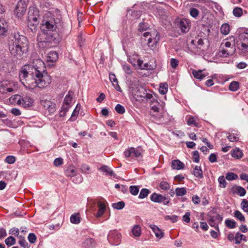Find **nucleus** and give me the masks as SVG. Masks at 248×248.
I'll list each match as a JSON object with an SVG mask.
<instances>
[{"instance_id": "1", "label": "nucleus", "mask_w": 248, "mask_h": 248, "mask_svg": "<svg viewBox=\"0 0 248 248\" xmlns=\"http://www.w3.org/2000/svg\"><path fill=\"white\" fill-rule=\"evenodd\" d=\"M20 81L27 88L33 89L36 87L45 88L51 82V78L45 72V63L40 59L34 60L32 64L23 66L19 74Z\"/></svg>"}, {"instance_id": "2", "label": "nucleus", "mask_w": 248, "mask_h": 248, "mask_svg": "<svg viewBox=\"0 0 248 248\" xmlns=\"http://www.w3.org/2000/svg\"><path fill=\"white\" fill-rule=\"evenodd\" d=\"M60 26L61 21L59 19H55L51 14L46 13L43 16L41 26L42 33L40 34V37L44 38V40H42L41 38L38 37V41L44 43H56L55 36L57 35L56 29Z\"/></svg>"}, {"instance_id": "3", "label": "nucleus", "mask_w": 248, "mask_h": 248, "mask_svg": "<svg viewBox=\"0 0 248 248\" xmlns=\"http://www.w3.org/2000/svg\"><path fill=\"white\" fill-rule=\"evenodd\" d=\"M28 40L24 36L18 34L11 36L8 41L9 49L11 54L17 58H20L28 51Z\"/></svg>"}, {"instance_id": "4", "label": "nucleus", "mask_w": 248, "mask_h": 248, "mask_svg": "<svg viewBox=\"0 0 248 248\" xmlns=\"http://www.w3.org/2000/svg\"><path fill=\"white\" fill-rule=\"evenodd\" d=\"M131 88H132L133 96L137 100H144L145 99L146 101H149L150 102L155 101V98L153 97L152 94L147 92L146 88L144 87L138 85L134 87L132 86Z\"/></svg>"}, {"instance_id": "5", "label": "nucleus", "mask_w": 248, "mask_h": 248, "mask_svg": "<svg viewBox=\"0 0 248 248\" xmlns=\"http://www.w3.org/2000/svg\"><path fill=\"white\" fill-rule=\"evenodd\" d=\"M9 102L14 105H17L21 107L29 108L32 106L34 103L33 98L29 96L15 94L9 98Z\"/></svg>"}, {"instance_id": "6", "label": "nucleus", "mask_w": 248, "mask_h": 248, "mask_svg": "<svg viewBox=\"0 0 248 248\" xmlns=\"http://www.w3.org/2000/svg\"><path fill=\"white\" fill-rule=\"evenodd\" d=\"M39 10L35 7H30L28 14V25L32 31H34L40 22Z\"/></svg>"}, {"instance_id": "7", "label": "nucleus", "mask_w": 248, "mask_h": 248, "mask_svg": "<svg viewBox=\"0 0 248 248\" xmlns=\"http://www.w3.org/2000/svg\"><path fill=\"white\" fill-rule=\"evenodd\" d=\"M145 42L147 41L148 46L152 49L154 48L159 40V33L155 30L151 32H145L143 34Z\"/></svg>"}, {"instance_id": "8", "label": "nucleus", "mask_w": 248, "mask_h": 248, "mask_svg": "<svg viewBox=\"0 0 248 248\" xmlns=\"http://www.w3.org/2000/svg\"><path fill=\"white\" fill-rule=\"evenodd\" d=\"M18 88V83L12 80H3L0 85V93L3 94L11 93Z\"/></svg>"}, {"instance_id": "9", "label": "nucleus", "mask_w": 248, "mask_h": 248, "mask_svg": "<svg viewBox=\"0 0 248 248\" xmlns=\"http://www.w3.org/2000/svg\"><path fill=\"white\" fill-rule=\"evenodd\" d=\"M238 48L243 53H248V30L240 35V43L237 45Z\"/></svg>"}, {"instance_id": "10", "label": "nucleus", "mask_w": 248, "mask_h": 248, "mask_svg": "<svg viewBox=\"0 0 248 248\" xmlns=\"http://www.w3.org/2000/svg\"><path fill=\"white\" fill-rule=\"evenodd\" d=\"M74 96V92L69 91L64 97L62 108H70L73 107L76 101Z\"/></svg>"}, {"instance_id": "11", "label": "nucleus", "mask_w": 248, "mask_h": 248, "mask_svg": "<svg viewBox=\"0 0 248 248\" xmlns=\"http://www.w3.org/2000/svg\"><path fill=\"white\" fill-rule=\"evenodd\" d=\"M121 234L115 230L110 231L108 236L109 243L113 245H118L121 242Z\"/></svg>"}, {"instance_id": "12", "label": "nucleus", "mask_w": 248, "mask_h": 248, "mask_svg": "<svg viewBox=\"0 0 248 248\" xmlns=\"http://www.w3.org/2000/svg\"><path fill=\"white\" fill-rule=\"evenodd\" d=\"M27 9V5L24 1L20 0L16 4L14 10L15 15L18 18H21L25 14Z\"/></svg>"}, {"instance_id": "13", "label": "nucleus", "mask_w": 248, "mask_h": 248, "mask_svg": "<svg viewBox=\"0 0 248 248\" xmlns=\"http://www.w3.org/2000/svg\"><path fill=\"white\" fill-rule=\"evenodd\" d=\"M151 200L155 202H163L164 204L167 205L170 201V199L161 194L153 193L150 197Z\"/></svg>"}, {"instance_id": "14", "label": "nucleus", "mask_w": 248, "mask_h": 248, "mask_svg": "<svg viewBox=\"0 0 248 248\" xmlns=\"http://www.w3.org/2000/svg\"><path fill=\"white\" fill-rule=\"evenodd\" d=\"M124 155L126 157L130 156L133 157H139L141 155V152L140 150L135 149L133 147L129 148L128 150L124 152Z\"/></svg>"}, {"instance_id": "15", "label": "nucleus", "mask_w": 248, "mask_h": 248, "mask_svg": "<svg viewBox=\"0 0 248 248\" xmlns=\"http://www.w3.org/2000/svg\"><path fill=\"white\" fill-rule=\"evenodd\" d=\"M190 23L186 19H182L178 24V26L181 31L183 33L187 32L190 29Z\"/></svg>"}, {"instance_id": "16", "label": "nucleus", "mask_w": 248, "mask_h": 248, "mask_svg": "<svg viewBox=\"0 0 248 248\" xmlns=\"http://www.w3.org/2000/svg\"><path fill=\"white\" fill-rule=\"evenodd\" d=\"M231 190L233 194H237L240 197L245 196L246 193V190L245 189L240 186H234L232 188Z\"/></svg>"}, {"instance_id": "17", "label": "nucleus", "mask_w": 248, "mask_h": 248, "mask_svg": "<svg viewBox=\"0 0 248 248\" xmlns=\"http://www.w3.org/2000/svg\"><path fill=\"white\" fill-rule=\"evenodd\" d=\"M95 247L96 242L93 238H87L82 243L83 248H95Z\"/></svg>"}, {"instance_id": "18", "label": "nucleus", "mask_w": 248, "mask_h": 248, "mask_svg": "<svg viewBox=\"0 0 248 248\" xmlns=\"http://www.w3.org/2000/svg\"><path fill=\"white\" fill-rule=\"evenodd\" d=\"M230 41L228 39L225 40L221 44V46L224 45V46L228 49H232L234 50V52L235 51V46L234 44V38L233 37H230L229 39Z\"/></svg>"}, {"instance_id": "19", "label": "nucleus", "mask_w": 248, "mask_h": 248, "mask_svg": "<svg viewBox=\"0 0 248 248\" xmlns=\"http://www.w3.org/2000/svg\"><path fill=\"white\" fill-rule=\"evenodd\" d=\"M150 228L152 230L157 238L161 239L163 237L164 233L157 226L155 225H150Z\"/></svg>"}, {"instance_id": "20", "label": "nucleus", "mask_w": 248, "mask_h": 248, "mask_svg": "<svg viewBox=\"0 0 248 248\" xmlns=\"http://www.w3.org/2000/svg\"><path fill=\"white\" fill-rule=\"evenodd\" d=\"M8 23L4 18H0V36L4 35L7 31Z\"/></svg>"}, {"instance_id": "21", "label": "nucleus", "mask_w": 248, "mask_h": 248, "mask_svg": "<svg viewBox=\"0 0 248 248\" xmlns=\"http://www.w3.org/2000/svg\"><path fill=\"white\" fill-rule=\"evenodd\" d=\"M192 74L194 78L200 80L203 79L208 75V73L204 72L202 70H193Z\"/></svg>"}, {"instance_id": "22", "label": "nucleus", "mask_w": 248, "mask_h": 248, "mask_svg": "<svg viewBox=\"0 0 248 248\" xmlns=\"http://www.w3.org/2000/svg\"><path fill=\"white\" fill-rule=\"evenodd\" d=\"M41 104L44 108H56L55 104L47 99L42 100Z\"/></svg>"}, {"instance_id": "23", "label": "nucleus", "mask_w": 248, "mask_h": 248, "mask_svg": "<svg viewBox=\"0 0 248 248\" xmlns=\"http://www.w3.org/2000/svg\"><path fill=\"white\" fill-rule=\"evenodd\" d=\"M109 78L115 89L118 91H121V88L118 84V81L115 74H109Z\"/></svg>"}, {"instance_id": "24", "label": "nucleus", "mask_w": 248, "mask_h": 248, "mask_svg": "<svg viewBox=\"0 0 248 248\" xmlns=\"http://www.w3.org/2000/svg\"><path fill=\"white\" fill-rule=\"evenodd\" d=\"M64 173L67 177H73L77 175V170L74 167L69 166L65 169Z\"/></svg>"}, {"instance_id": "25", "label": "nucleus", "mask_w": 248, "mask_h": 248, "mask_svg": "<svg viewBox=\"0 0 248 248\" xmlns=\"http://www.w3.org/2000/svg\"><path fill=\"white\" fill-rule=\"evenodd\" d=\"M97 205L99 208L97 213H96V217H97L102 216L106 209V205L103 202H98Z\"/></svg>"}, {"instance_id": "26", "label": "nucleus", "mask_w": 248, "mask_h": 248, "mask_svg": "<svg viewBox=\"0 0 248 248\" xmlns=\"http://www.w3.org/2000/svg\"><path fill=\"white\" fill-rule=\"evenodd\" d=\"M171 167L175 170H181L184 167V164L179 160H174L171 162Z\"/></svg>"}, {"instance_id": "27", "label": "nucleus", "mask_w": 248, "mask_h": 248, "mask_svg": "<svg viewBox=\"0 0 248 248\" xmlns=\"http://www.w3.org/2000/svg\"><path fill=\"white\" fill-rule=\"evenodd\" d=\"M58 59V55L55 51H51L47 54L46 60L48 62H55Z\"/></svg>"}, {"instance_id": "28", "label": "nucleus", "mask_w": 248, "mask_h": 248, "mask_svg": "<svg viewBox=\"0 0 248 248\" xmlns=\"http://www.w3.org/2000/svg\"><path fill=\"white\" fill-rule=\"evenodd\" d=\"M231 155L233 157L240 159L243 156V154L239 148H235L232 151Z\"/></svg>"}, {"instance_id": "29", "label": "nucleus", "mask_w": 248, "mask_h": 248, "mask_svg": "<svg viewBox=\"0 0 248 248\" xmlns=\"http://www.w3.org/2000/svg\"><path fill=\"white\" fill-rule=\"evenodd\" d=\"M131 233L134 237H139L141 235V228L139 225H135L131 230Z\"/></svg>"}, {"instance_id": "30", "label": "nucleus", "mask_w": 248, "mask_h": 248, "mask_svg": "<svg viewBox=\"0 0 248 248\" xmlns=\"http://www.w3.org/2000/svg\"><path fill=\"white\" fill-rule=\"evenodd\" d=\"M99 169L105 173V175H109L110 176H114L115 175L114 172L107 166H103Z\"/></svg>"}, {"instance_id": "31", "label": "nucleus", "mask_w": 248, "mask_h": 248, "mask_svg": "<svg viewBox=\"0 0 248 248\" xmlns=\"http://www.w3.org/2000/svg\"><path fill=\"white\" fill-rule=\"evenodd\" d=\"M193 174L195 177L199 178H202L203 177L202 171L199 166H196L194 168Z\"/></svg>"}, {"instance_id": "32", "label": "nucleus", "mask_w": 248, "mask_h": 248, "mask_svg": "<svg viewBox=\"0 0 248 248\" xmlns=\"http://www.w3.org/2000/svg\"><path fill=\"white\" fill-rule=\"evenodd\" d=\"M230 31V26L228 24H223L220 28V32L223 35H227Z\"/></svg>"}, {"instance_id": "33", "label": "nucleus", "mask_w": 248, "mask_h": 248, "mask_svg": "<svg viewBox=\"0 0 248 248\" xmlns=\"http://www.w3.org/2000/svg\"><path fill=\"white\" fill-rule=\"evenodd\" d=\"M70 221L72 223L78 224L80 222V217L78 213L74 214L70 217Z\"/></svg>"}, {"instance_id": "34", "label": "nucleus", "mask_w": 248, "mask_h": 248, "mask_svg": "<svg viewBox=\"0 0 248 248\" xmlns=\"http://www.w3.org/2000/svg\"><path fill=\"white\" fill-rule=\"evenodd\" d=\"M220 55L222 57H227L229 55H232L234 53V50L232 49H223L220 52Z\"/></svg>"}, {"instance_id": "35", "label": "nucleus", "mask_w": 248, "mask_h": 248, "mask_svg": "<svg viewBox=\"0 0 248 248\" xmlns=\"http://www.w3.org/2000/svg\"><path fill=\"white\" fill-rule=\"evenodd\" d=\"M168 89V85L166 83H161L159 88V92L162 94L167 93Z\"/></svg>"}, {"instance_id": "36", "label": "nucleus", "mask_w": 248, "mask_h": 248, "mask_svg": "<svg viewBox=\"0 0 248 248\" xmlns=\"http://www.w3.org/2000/svg\"><path fill=\"white\" fill-rule=\"evenodd\" d=\"M239 88V83L237 81L232 82L229 85V90L231 91H236Z\"/></svg>"}, {"instance_id": "37", "label": "nucleus", "mask_w": 248, "mask_h": 248, "mask_svg": "<svg viewBox=\"0 0 248 248\" xmlns=\"http://www.w3.org/2000/svg\"><path fill=\"white\" fill-rule=\"evenodd\" d=\"M19 238V240L18 242V244L24 248H29L30 246L29 245V244L25 239L24 237L20 236Z\"/></svg>"}, {"instance_id": "38", "label": "nucleus", "mask_w": 248, "mask_h": 248, "mask_svg": "<svg viewBox=\"0 0 248 248\" xmlns=\"http://www.w3.org/2000/svg\"><path fill=\"white\" fill-rule=\"evenodd\" d=\"M159 110L160 109H151L150 113L153 116L159 119L162 117V112H160ZM160 110L162 111L163 109H160Z\"/></svg>"}, {"instance_id": "39", "label": "nucleus", "mask_w": 248, "mask_h": 248, "mask_svg": "<svg viewBox=\"0 0 248 248\" xmlns=\"http://www.w3.org/2000/svg\"><path fill=\"white\" fill-rule=\"evenodd\" d=\"M225 223L226 226L230 229H233L236 227V222L234 220L227 219Z\"/></svg>"}, {"instance_id": "40", "label": "nucleus", "mask_w": 248, "mask_h": 248, "mask_svg": "<svg viewBox=\"0 0 248 248\" xmlns=\"http://www.w3.org/2000/svg\"><path fill=\"white\" fill-rule=\"evenodd\" d=\"M150 193V190L147 188H142L139 194V198L140 199H144L146 198Z\"/></svg>"}, {"instance_id": "41", "label": "nucleus", "mask_w": 248, "mask_h": 248, "mask_svg": "<svg viewBox=\"0 0 248 248\" xmlns=\"http://www.w3.org/2000/svg\"><path fill=\"white\" fill-rule=\"evenodd\" d=\"M124 202L123 201L119 202H118L113 203L112 206L114 209L117 210L122 209L124 207Z\"/></svg>"}, {"instance_id": "42", "label": "nucleus", "mask_w": 248, "mask_h": 248, "mask_svg": "<svg viewBox=\"0 0 248 248\" xmlns=\"http://www.w3.org/2000/svg\"><path fill=\"white\" fill-rule=\"evenodd\" d=\"M186 193V188L185 187L176 188L175 189V193L177 196H182Z\"/></svg>"}, {"instance_id": "43", "label": "nucleus", "mask_w": 248, "mask_h": 248, "mask_svg": "<svg viewBox=\"0 0 248 248\" xmlns=\"http://www.w3.org/2000/svg\"><path fill=\"white\" fill-rule=\"evenodd\" d=\"M5 243L7 246H11L16 243V239L13 236H10L5 240Z\"/></svg>"}, {"instance_id": "44", "label": "nucleus", "mask_w": 248, "mask_h": 248, "mask_svg": "<svg viewBox=\"0 0 248 248\" xmlns=\"http://www.w3.org/2000/svg\"><path fill=\"white\" fill-rule=\"evenodd\" d=\"M130 192L133 195L136 196L138 195L139 192V188L138 186H131L129 187Z\"/></svg>"}, {"instance_id": "45", "label": "nucleus", "mask_w": 248, "mask_h": 248, "mask_svg": "<svg viewBox=\"0 0 248 248\" xmlns=\"http://www.w3.org/2000/svg\"><path fill=\"white\" fill-rule=\"evenodd\" d=\"M189 14L192 17L196 18L199 15V11L195 8H191L189 10Z\"/></svg>"}, {"instance_id": "46", "label": "nucleus", "mask_w": 248, "mask_h": 248, "mask_svg": "<svg viewBox=\"0 0 248 248\" xmlns=\"http://www.w3.org/2000/svg\"><path fill=\"white\" fill-rule=\"evenodd\" d=\"M242 237H244L245 238H246V236L244 235L240 234L239 232L236 233V235L234 237L235 244L237 245L239 244L241 240H242Z\"/></svg>"}, {"instance_id": "47", "label": "nucleus", "mask_w": 248, "mask_h": 248, "mask_svg": "<svg viewBox=\"0 0 248 248\" xmlns=\"http://www.w3.org/2000/svg\"><path fill=\"white\" fill-rule=\"evenodd\" d=\"M242 9L239 7H235L233 10V14L236 17H240L242 15Z\"/></svg>"}, {"instance_id": "48", "label": "nucleus", "mask_w": 248, "mask_h": 248, "mask_svg": "<svg viewBox=\"0 0 248 248\" xmlns=\"http://www.w3.org/2000/svg\"><path fill=\"white\" fill-rule=\"evenodd\" d=\"M159 187L162 190H168L170 188V185L168 182L162 181L160 183Z\"/></svg>"}, {"instance_id": "49", "label": "nucleus", "mask_w": 248, "mask_h": 248, "mask_svg": "<svg viewBox=\"0 0 248 248\" xmlns=\"http://www.w3.org/2000/svg\"><path fill=\"white\" fill-rule=\"evenodd\" d=\"M234 217L241 221H245V218L242 214L238 210L235 211L234 213Z\"/></svg>"}, {"instance_id": "50", "label": "nucleus", "mask_w": 248, "mask_h": 248, "mask_svg": "<svg viewBox=\"0 0 248 248\" xmlns=\"http://www.w3.org/2000/svg\"><path fill=\"white\" fill-rule=\"evenodd\" d=\"M238 178L237 174L232 172H228L226 174V178L229 181L235 180Z\"/></svg>"}, {"instance_id": "51", "label": "nucleus", "mask_w": 248, "mask_h": 248, "mask_svg": "<svg viewBox=\"0 0 248 248\" xmlns=\"http://www.w3.org/2000/svg\"><path fill=\"white\" fill-rule=\"evenodd\" d=\"M241 207H242V209L244 211L247 212H248V200H247L246 199H244L241 202Z\"/></svg>"}, {"instance_id": "52", "label": "nucleus", "mask_w": 248, "mask_h": 248, "mask_svg": "<svg viewBox=\"0 0 248 248\" xmlns=\"http://www.w3.org/2000/svg\"><path fill=\"white\" fill-rule=\"evenodd\" d=\"M148 28L149 25L147 23L142 22L139 24V30L140 32L146 31Z\"/></svg>"}, {"instance_id": "53", "label": "nucleus", "mask_w": 248, "mask_h": 248, "mask_svg": "<svg viewBox=\"0 0 248 248\" xmlns=\"http://www.w3.org/2000/svg\"><path fill=\"white\" fill-rule=\"evenodd\" d=\"M220 187L225 188L226 186V182L223 176H220L218 179Z\"/></svg>"}, {"instance_id": "54", "label": "nucleus", "mask_w": 248, "mask_h": 248, "mask_svg": "<svg viewBox=\"0 0 248 248\" xmlns=\"http://www.w3.org/2000/svg\"><path fill=\"white\" fill-rule=\"evenodd\" d=\"M15 161L16 158L13 155H8L6 157L5 159V162L10 164L14 163Z\"/></svg>"}, {"instance_id": "55", "label": "nucleus", "mask_w": 248, "mask_h": 248, "mask_svg": "<svg viewBox=\"0 0 248 248\" xmlns=\"http://www.w3.org/2000/svg\"><path fill=\"white\" fill-rule=\"evenodd\" d=\"M178 217L176 215L166 216L165 219L166 220H170L172 223H175L178 220Z\"/></svg>"}, {"instance_id": "56", "label": "nucleus", "mask_w": 248, "mask_h": 248, "mask_svg": "<svg viewBox=\"0 0 248 248\" xmlns=\"http://www.w3.org/2000/svg\"><path fill=\"white\" fill-rule=\"evenodd\" d=\"M28 239L31 243L33 244L36 240V237L33 233H30L28 235Z\"/></svg>"}, {"instance_id": "57", "label": "nucleus", "mask_w": 248, "mask_h": 248, "mask_svg": "<svg viewBox=\"0 0 248 248\" xmlns=\"http://www.w3.org/2000/svg\"><path fill=\"white\" fill-rule=\"evenodd\" d=\"M215 219L214 218V217H211L209 219L208 223H209V225H210L211 226H212V227H215V228H216L217 231H218L219 229H218V225H217V224H216V223L215 222Z\"/></svg>"}, {"instance_id": "58", "label": "nucleus", "mask_w": 248, "mask_h": 248, "mask_svg": "<svg viewBox=\"0 0 248 248\" xmlns=\"http://www.w3.org/2000/svg\"><path fill=\"white\" fill-rule=\"evenodd\" d=\"M170 65H171V67L173 68H176L179 64L178 60L176 59H173V58H172L170 59Z\"/></svg>"}, {"instance_id": "59", "label": "nucleus", "mask_w": 248, "mask_h": 248, "mask_svg": "<svg viewBox=\"0 0 248 248\" xmlns=\"http://www.w3.org/2000/svg\"><path fill=\"white\" fill-rule=\"evenodd\" d=\"M190 213L189 212H186V214L183 216V220L186 223H189L190 221Z\"/></svg>"}, {"instance_id": "60", "label": "nucleus", "mask_w": 248, "mask_h": 248, "mask_svg": "<svg viewBox=\"0 0 248 248\" xmlns=\"http://www.w3.org/2000/svg\"><path fill=\"white\" fill-rule=\"evenodd\" d=\"M62 163L63 159L61 157L57 158L54 161V165L56 167L61 166Z\"/></svg>"}, {"instance_id": "61", "label": "nucleus", "mask_w": 248, "mask_h": 248, "mask_svg": "<svg viewBox=\"0 0 248 248\" xmlns=\"http://www.w3.org/2000/svg\"><path fill=\"white\" fill-rule=\"evenodd\" d=\"M228 140L231 142H235L239 140V137L234 134H230L228 136Z\"/></svg>"}, {"instance_id": "62", "label": "nucleus", "mask_w": 248, "mask_h": 248, "mask_svg": "<svg viewBox=\"0 0 248 248\" xmlns=\"http://www.w3.org/2000/svg\"><path fill=\"white\" fill-rule=\"evenodd\" d=\"M193 161L198 163L199 162V155L197 151H194L193 152Z\"/></svg>"}, {"instance_id": "63", "label": "nucleus", "mask_w": 248, "mask_h": 248, "mask_svg": "<svg viewBox=\"0 0 248 248\" xmlns=\"http://www.w3.org/2000/svg\"><path fill=\"white\" fill-rule=\"evenodd\" d=\"M187 124L189 125L193 124L195 126H196L197 124V122L194 120V117L192 116H191L188 118L187 121Z\"/></svg>"}, {"instance_id": "64", "label": "nucleus", "mask_w": 248, "mask_h": 248, "mask_svg": "<svg viewBox=\"0 0 248 248\" xmlns=\"http://www.w3.org/2000/svg\"><path fill=\"white\" fill-rule=\"evenodd\" d=\"M79 113V109H74V111L72 114L70 120L71 121H74L76 120V117Z\"/></svg>"}]
</instances>
